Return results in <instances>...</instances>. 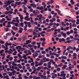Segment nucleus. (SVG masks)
I'll return each mask as SVG.
<instances>
[{"label": "nucleus", "mask_w": 79, "mask_h": 79, "mask_svg": "<svg viewBox=\"0 0 79 79\" xmlns=\"http://www.w3.org/2000/svg\"><path fill=\"white\" fill-rule=\"evenodd\" d=\"M54 66H55V68H58V65H57V64H54Z\"/></svg>", "instance_id": "20"}, {"label": "nucleus", "mask_w": 79, "mask_h": 79, "mask_svg": "<svg viewBox=\"0 0 79 79\" xmlns=\"http://www.w3.org/2000/svg\"><path fill=\"white\" fill-rule=\"evenodd\" d=\"M12 28L13 30H15V29H16V27L15 26H13Z\"/></svg>", "instance_id": "30"}, {"label": "nucleus", "mask_w": 79, "mask_h": 79, "mask_svg": "<svg viewBox=\"0 0 79 79\" xmlns=\"http://www.w3.org/2000/svg\"><path fill=\"white\" fill-rule=\"evenodd\" d=\"M30 60H31V62H33V61H34V60H33V58H30Z\"/></svg>", "instance_id": "46"}, {"label": "nucleus", "mask_w": 79, "mask_h": 79, "mask_svg": "<svg viewBox=\"0 0 79 79\" xmlns=\"http://www.w3.org/2000/svg\"><path fill=\"white\" fill-rule=\"evenodd\" d=\"M56 71H60V68L59 67H58L57 68Z\"/></svg>", "instance_id": "18"}, {"label": "nucleus", "mask_w": 79, "mask_h": 79, "mask_svg": "<svg viewBox=\"0 0 79 79\" xmlns=\"http://www.w3.org/2000/svg\"><path fill=\"white\" fill-rule=\"evenodd\" d=\"M18 56L20 58H23V57H22V56H21V55L20 54H18Z\"/></svg>", "instance_id": "19"}, {"label": "nucleus", "mask_w": 79, "mask_h": 79, "mask_svg": "<svg viewBox=\"0 0 79 79\" xmlns=\"http://www.w3.org/2000/svg\"><path fill=\"white\" fill-rule=\"evenodd\" d=\"M16 73V72L15 70H14L13 71V72H12V74H14V73Z\"/></svg>", "instance_id": "38"}, {"label": "nucleus", "mask_w": 79, "mask_h": 79, "mask_svg": "<svg viewBox=\"0 0 79 79\" xmlns=\"http://www.w3.org/2000/svg\"><path fill=\"white\" fill-rule=\"evenodd\" d=\"M21 2H15V4H16V5H20V4H21Z\"/></svg>", "instance_id": "6"}, {"label": "nucleus", "mask_w": 79, "mask_h": 79, "mask_svg": "<svg viewBox=\"0 0 79 79\" xmlns=\"http://www.w3.org/2000/svg\"><path fill=\"white\" fill-rule=\"evenodd\" d=\"M72 23H76V20H72Z\"/></svg>", "instance_id": "44"}, {"label": "nucleus", "mask_w": 79, "mask_h": 79, "mask_svg": "<svg viewBox=\"0 0 79 79\" xmlns=\"http://www.w3.org/2000/svg\"><path fill=\"white\" fill-rule=\"evenodd\" d=\"M62 47L64 49H66V47L65 46H62Z\"/></svg>", "instance_id": "56"}, {"label": "nucleus", "mask_w": 79, "mask_h": 79, "mask_svg": "<svg viewBox=\"0 0 79 79\" xmlns=\"http://www.w3.org/2000/svg\"><path fill=\"white\" fill-rule=\"evenodd\" d=\"M15 36L16 37H19V34L17 33L16 35Z\"/></svg>", "instance_id": "63"}, {"label": "nucleus", "mask_w": 79, "mask_h": 79, "mask_svg": "<svg viewBox=\"0 0 79 79\" xmlns=\"http://www.w3.org/2000/svg\"><path fill=\"white\" fill-rule=\"evenodd\" d=\"M70 32L71 34H73V30H71Z\"/></svg>", "instance_id": "60"}, {"label": "nucleus", "mask_w": 79, "mask_h": 79, "mask_svg": "<svg viewBox=\"0 0 79 79\" xmlns=\"http://www.w3.org/2000/svg\"><path fill=\"white\" fill-rule=\"evenodd\" d=\"M13 57H11L10 58V60H13Z\"/></svg>", "instance_id": "55"}, {"label": "nucleus", "mask_w": 79, "mask_h": 79, "mask_svg": "<svg viewBox=\"0 0 79 79\" xmlns=\"http://www.w3.org/2000/svg\"><path fill=\"white\" fill-rule=\"evenodd\" d=\"M43 9H44V7L42 6H41L40 8V10H42Z\"/></svg>", "instance_id": "26"}, {"label": "nucleus", "mask_w": 79, "mask_h": 79, "mask_svg": "<svg viewBox=\"0 0 79 79\" xmlns=\"http://www.w3.org/2000/svg\"><path fill=\"white\" fill-rule=\"evenodd\" d=\"M0 17L1 18H3V17H5V15H0Z\"/></svg>", "instance_id": "21"}, {"label": "nucleus", "mask_w": 79, "mask_h": 79, "mask_svg": "<svg viewBox=\"0 0 79 79\" xmlns=\"http://www.w3.org/2000/svg\"><path fill=\"white\" fill-rule=\"evenodd\" d=\"M24 77L26 79H28V77H27V76L26 75L24 76Z\"/></svg>", "instance_id": "35"}, {"label": "nucleus", "mask_w": 79, "mask_h": 79, "mask_svg": "<svg viewBox=\"0 0 79 79\" xmlns=\"http://www.w3.org/2000/svg\"><path fill=\"white\" fill-rule=\"evenodd\" d=\"M0 44H5V42L3 41H0Z\"/></svg>", "instance_id": "15"}, {"label": "nucleus", "mask_w": 79, "mask_h": 79, "mask_svg": "<svg viewBox=\"0 0 79 79\" xmlns=\"http://www.w3.org/2000/svg\"><path fill=\"white\" fill-rule=\"evenodd\" d=\"M10 48H15V46H10Z\"/></svg>", "instance_id": "42"}, {"label": "nucleus", "mask_w": 79, "mask_h": 79, "mask_svg": "<svg viewBox=\"0 0 79 79\" xmlns=\"http://www.w3.org/2000/svg\"><path fill=\"white\" fill-rule=\"evenodd\" d=\"M26 39H27V36H24V37H23V41H24V40H26Z\"/></svg>", "instance_id": "5"}, {"label": "nucleus", "mask_w": 79, "mask_h": 79, "mask_svg": "<svg viewBox=\"0 0 79 79\" xmlns=\"http://www.w3.org/2000/svg\"><path fill=\"white\" fill-rule=\"evenodd\" d=\"M6 44H7V45H12V44H11V43H8L7 42H6Z\"/></svg>", "instance_id": "13"}, {"label": "nucleus", "mask_w": 79, "mask_h": 79, "mask_svg": "<svg viewBox=\"0 0 79 79\" xmlns=\"http://www.w3.org/2000/svg\"><path fill=\"white\" fill-rule=\"evenodd\" d=\"M67 35H69L70 34V32H69V31L67 32Z\"/></svg>", "instance_id": "49"}, {"label": "nucleus", "mask_w": 79, "mask_h": 79, "mask_svg": "<svg viewBox=\"0 0 79 79\" xmlns=\"http://www.w3.org/2000/svg\"><path fill=\"white\" fill-rule=\"evenodd\" d=\"M19 16H20V19H24V17H21V16H23V15H19Z\"/></svg>", "instance_id": "12"}, {"label": "nucleus", "mask_w": 79, "mask_h": 79, "mask_svg": "<svg viewBox=\"0 0 79 79\" xmlns=\"http://www.w3.org/2000/svg\"><path fill=\"white\" fill-rule=\"evenodd\" d=\"M62 41L63 42H64L65 41V39L63 38L62 39Z\"/></svg>", "instance_id": "57"}, {"label": "nucleus", "mask_w": 79, "mask_h": 79, "mask_svg": "<svg viewBox=\"0 0 79 79\" xmlns=\"http://www.w3.org/2000/svg\"><path fill=\"white\" fill-rule=\"evenodd\" d=\"M9 13H10V14H13V12H11V11H9Z\"/></svg>", "instance_id": "62"}, {"label": "nucleus", "mask_w": 79, "mask_h": 79, "mask_svg": "<svg viewBox=\"0 0 79 79\" xmlns=\"http://www.w3.org/2000/svg\"><path fill=\"white\" fill-rule=\"evenodd\" d=\"M6 27H11V25L9 24L6 26Z\"/></svg>", "instance_id": "27"}, {"label": "nucleus", "mask_w": 79, "mask_h": 79, "mask_svg": "<svg viewBox=\"0 0 79 79\" xmlns=\"http://www.w3.org/2000/svg\"><path fill=\"white\" fill-rule=\"evenodd\" d=\"M46 31L47 32H50L51 31V30H50V29H48Z\"/></svg>", "instance_id": "24"}, {"label": "nucleus", "mask_w": 79, "mask_h": 79, "mask_svg": "<svg viewBox=\"0 0 79 79\" xmlns=\"http://www.w3.org/2000/svg\"><path fill=\"white\" fill-rule=\"evenodd\" d=\"M64 66L62 68L63 69H66V67H67V65H64Z\"/></svg>", "instance_id": "7"}, {"label": "nucleus", "mask_w": 79, "mask_h": 79, "mask_svg": "<svg viewBox=\"0 0 79 79\" xmlns=\"http://www.w3.org/2000/svg\"><path fill=\"white\" fill-rule=\"evenodd\" d=\"M77 25H76V24L74 23H73V25H72V27H76Z\"/></svg>", "instance_id": "10"}, {"label": "nucleus", "mask_w": 79, "mask_h": 79, "mask_svg": "<svg viewBox=\"0 0 79 79\" xmlns=\"http://www.w3.org/2000/svg\"><path fill=\"white\" fill-rule=\"evenodd\" d=\"M69 73L67 74L66 76V77H67V78H68V77H69Z\"/></svg>", "instance_id": "50"}, {"label": "nucleus", "mask_w": 79, "mask_h": 79, "mask_svg": "<svg viewBox=\"0 0 79 79\" xmlns=\"http://www.w3.org/2000/svg\"><path fill=\"white\" fill-rule=\"evenodd\" d=\"M31 66H34V62H33L31 63Z\"/></svg>", "instance_id": "34"}, {"label": "nucleus", "mask_w": 79, "mask_h": 79, "mask_svg": "<svg viewBox=\"0 0 79 79\" xmlns=\"http://www.w3.org/2000/svg\"><path fill=\"white\" fill-rule=\"evenodd\" d=\"M41 18H42L41 17H39V21H42V19H41Z\"/></svg>", "instance_id": "36"}, {"label": "nucleus", "mask_w": 79, "mask_h": 79, "mask_svg": "<svg viewBox=\"0 0 79 79\" xmlns=\"http://www.w3.org/2000/svg\"><path fill=\"white\" fill-rule=\"evenodd\" d=\"M10 55H8L7 56L6 58H7L8 59V58H10Z\"/></svg>", "instance_id": "58"}, {"label": "nucleus", "mask_w": 79, "mask_h": 79, "mask_svg": "<svg viewBox=\"0 0 79 79\" xmlns=\"http://www.w3.org/2000/svg\"><path fill=\"white\" fill-rule=\"evenodd\" d=\"M41 53H42V54H44V55H45L46 52H45V51H43L41 52Z\"/></svg>", "instance_id": "11"}, {"label": "nucleus", "mask_w": 79, "mask_h": 79, "mask_svg": "<svg viewBox=\"0 0 79 79\" xmlns=\"http://www.w3.org/2000/svg\"><path fill=\"white\" fill-rule=\"evenodd\" d=\"M48 18H49V19H51V18H52V16L51 15L48 16Z\"/></svg>", "instance_id": "43"}, {"label": "nucleus", "mask_w": 79, "mask_h": 79, "mask_svg": "<svg viewBox=\"0 0 79 79\" xmlns=\"http://www.w3.org/2000/svg\"><path fill=\"white\" fill-rule=\"evenodd\" d=\"M61 58L62 59H64V60H66L67 57L66 56H62Z\"/></svg>", "instance_id": "4"}, {"label": "nucleus", "mask_w": 79, "mask_h": 79, "mask_svg": "<svg viewBox=\"0 0 79 79\" xmlns=\"http://www.w3.org/2000/svg\"><path fill=\"white\" fill-rule=\"evenodd\" d=\"M36 43V42L35 41H33L32 42V44H33V45H35V43Z\"/></svg>", "instance_id": "25"}, {"label": "nucleus", "mask_w": 79, "mask_h": 79, "mask_svg": "<svg viewBox=\"0 0 79 79\" xmlns=\"http://www.w3.org/2000/svg\"><path fill=\"white\" fill-rule=\"evenodd\" d=\"M31 23L30 22H28V27H32V25H31Z\"/></svg>", "instance_id": "3"}, {"label": "nucleus", "mask_w": 79, "mask_h": 79, "mask_svg": "<svg viewBox=\"0 0 79 79\" xmlns=\"http://www.w3.org/2000/svg\"><path fill=\"white\" fill-rule=\"evenodd\" d=\"M11 33H7L6 34V36L7 37V35H11Z\"/></svg>", "instance_id": "14"}, {"label": "nucleus", "mask_w": 79, "mask_h": 79, "mask_svg": "<svg viewBox=\"0 0 79 79\" xmlns=\"http://www.w3.org/2000/svg\"><path fill=\"white\" fill-rule=\"evenodd\" d=\"M15 25L17 27H18V23H15Z\"/></svg>", "instance_id": "22"}, {"label": "nucleus", "mask_w": 79, "mask_h": 79, "mask_svg": "<svg viewBox=\"0 0 79 79\" xmlns=\"http://www.w3.org/2000/svg\"><path fill=\"white\" fill-rule=\"evenodd\" d=\"M56 57H58V56H59V54H56Z\"/></svg>", "instance_id": "64"}, {"label": "nucleus", "mask_w": 79, "mask_h": 79, "mask_svg": "<svg viewBox=\"0 0 79 79\" xmlns=\"http://www.w3.org/2000/svg\"><path fill=\"white\" fill-rule=\"evenodd\" d=\"M50 1L48 2L47 3V5H50Z\"/></svg>", "instance_id": "51"}, {"label": "nucleus", "mask_w": 79, "mask_h": 79, "mask_svg": "<svg viewBox=\"0 0 79 79\" xmlns=\"http://www.w3.org/2000/svg\"><path fill=\"white\" fill-rule=\"evenodd\" d=\"M53 27L55 29H56V27H55L56 25V23L54 22L53 23Z\"/></svg>", "instance_id": "2"}, {"label": "nucleus", "mask_w": 79, "mask_h": 79, "mask_svg": "<svg viewBox=\"0 0 79 79\" xmlns=\"http://www.w3.org/2000/svg\"><path fill=\"white\" fill-rule=\"evenodd\" d=\"M6 79H9V77H8V76L6 75Z\"/></svg>", "instance_id": "47"}, {"label": "nucleus", "mask_w": 79, "mask_h": 79, "mask_svg": "<svg viewBox=\"0 0 79 79\" xmlns=\"http://www.w3.org/2000/svg\"><path fill=\"white\" fill-rule=\"evenodd\" d=\"M46 56L47 57H49L50 56V55H49L48 54H46Z\"/></svg>", "instance_id": "61"}, {"label": "nucleus", "mask_w": 79, "mask_h": 79, "mask_svg": "<svg viewBox=\"0 0 79 79\" xmlns=\"http://www.w3.org/2000/svg\"><path fill=\"white\" fill-rule=\"evenodd\" d=\"M69 49H73V47H71V46H70L69 47Z\"/></svg>", "instance_id": "40"}, {"label": "nucleus", "mask_w": 79, "mask_h": 79, "mask_svg": "<svg viewBox=\"0 0 79 79\" xmlns=\"http://www.w3.org/2000/svg\"><path fill=\"white\" fill-rule=\"evenodd\" d=\"M28 46L29 47H30V48H31V47H32V45L31 44H28Z\"/></svg>", "instance_id": "33"}, {"label": "nucleus", "mask_w": 79, "mask_h": 79, "mask_svg": "<svg viewBox=\"0 0 79 79\" xmlns=\"http://www.w3.org/2000/svg\"><path fill=\"white\" fill-rule=\"evenodd\" d=\"M58 37H59V38H60V37H61V35L60 34L58 35Z\"/></svg>", "instance_id": "37"}, {"label": "nucleus", "mask_w": 79, "mask_h": 79, "mask_svg": "<svg viewBox=\"0 0 79 79\" xmlns=\"http://www.w3.org/2000/svg\"><path fill=\"white\" fill-rule=\"evenodd\" d=\"M61 62H62V63H64V62H65V60L64 59H62L61 60Z\"/></svg>", "instance_id": "53"}, {"label": "nucleus", "mask_w": 79, "mask_h": 79, "mask_svg": "<svg viewBox=\"0 0 79 79\" xmlns=\"http://www.w3.org/2000/svg\"><path fill=\"white\" fill-rule=\"evenodd\" d=\"M36 6H37L36 5L34 4L33 5V8H36Z\"/></svg>", "instance_id": "31"}, {"label": "nucleus", "mask_w": 79, "mask_h": 79, "mask_svg": "<svg viewBox=\"0 0 79 79\" xmlns=\"http://www.w3.org/2000/svg\"><path fill=\"white\" fill-rule=\"evenodd\" d=\"M24 23L25 24H26V25H27V24H28V22H27V21L24 22Z\"/></svg>", "instance_id": "23"}, {"label": "nucleus", "mask_w": 79, "mask_h": 79, "mask_svg": "<svg viewBox=\"0 0 79 79\" xmlns=\"http://www.w3.org/2000/svg\"><path fill=\"white\" fill-rule=\"evenodd\" d=\"M29 18V16H26L25 17V18H24V19H25V20H27V19L28 18Z\"/></svg>", "instance_id": "16"}, {"label": "nucleus", "mask_w": 79, "mask_h": 79, "mask_svg": "<svg viewBox=\"0 0 79 79\" xmlns=\"http://www.w3.org/2000/svg\"><path fill=\"white\" fill-rule=\"evenodd\" d=\"M73 56H77V54H76V53H73Z\"/></svg>", "instance_id": "41"}, {"label": "nucleus", "mask_w": 79, "mask_h": 79, "mask_svg": "<svg viewBox=\"0 0 79 79\" xmlns=\"http://www.w3.org/2000/svg\"><path fill=\"white\" fill-rule=\"evenodd\" d=\"M61 34L62 35V36H63L64 38H66L67 36H66V33H63V31H62L61 32Z\"/></svg>", "instance_id": "1"}, {"label": "nucleus", "mask_w": 79, "mask_h": 79, "mask_svg": "<svg viewBox=\"0 0 79 79\" xmlns=\"http://www.w3.org/2000/svg\"><path fill=\"white\" fill-rule=\"evenodd\" d=\"M30 16H31V17H33V16H34V14L31 13L30 14Z\"/></svg>", "instance_id": "45"}, {"label": "nucleus", "mask_w": 79, "mask_h": 79, "mask_svg": "<svg viewBox=\"0 0 79 79\" xmlns=\"http://www.w3.org/2000/svg\"><path fill=\"white\" fill-rule=\"evenodd\" d=\"M27 43L28 44H30V43H31V41L30 40H27L26 41Z\"/></svg>", "instance_id": "8"}, {"label": "nucleus", "mask_w": 79, "mask_h": 79, "mask_svg": "<svg viewBox=\"0 0 79 79\" xmlns=\"http://www.w3.org/2000/svg\"><path fill=\"white\" fill-rule=\"evenodd\" d=\"M44 66H47V64L46 63H44Z\"/></svg>", "instance_id": "39"}, {"label": "nucleus", "mask_w": 79, "mask_h": 79, "mask_svg": "<svg viewBox=\"0 0 79 79\" xmlns=\"http://www.w3.org/2000/svg\"><path fill=\"white\" fill-rule=\"evenodd\" d=\"M8 13H9V12H8L7 11H6L5 12V14L6 15H8Z\"/></svg>", "instance_id": "29"}, {"label": "nucleus", "mask_w": 79, "mask_h": 79, "mask_svg": "<svg viewBox=\"0 0 79 79\" xmlns=\"http://www.w3.org/2000/svg\"><path fill=\"white\" fill-rule=\"evenodd\" d=\"M32 69H33L34 70H37V69H35V66H34L32 68Z\"/></svg>", "instance_id": "17"}, {"label": "nucleus", "mask_w": 79, "mask_h": 79, "mask_svg": "<svg viewBox=\"0 0 79 79\" xmlns=\"http://www.w3.org/2000/svg\"><path fill=\"white\" fill-rule=\"evenodd\" d=\"M54 13H55V11H53L51 12V14H52V15H54Z\"/></svg>", "instance_id": "54"}, {"label": "nucleus", "mask_w": 79, "mask_h": 79, "mask_svg": "<svg viewBox=\"0 0 79 79\" xmlns=\"http://www.w3.org/2000/svg\"><path fill=\"white\" fill-rule=\"evenodd\" d=\"M71 56H72V55H71V54H69V58H70Z\"/></svg>", "instance_id": "48"}, {"label": "nucleus", "mask_w": 79, "mask_h": 79, "mask_svg": "<svg viewBox=\"0 0 79 79\" xmlns=\"http://www.w3.org/2000/svg\"><path fill=\"white\" fill-rule=\"evenodd\" d=\"M54 2V1L53 0H51V3L52 4Z\"/></svg>", "instance_id": "59"}, {"label": "nucleus", "mask_w": 79, "mask_h": 79, "mask_svg": "<svg viewBox=\"0 0 79 79\" xmlns=\"http://www.w3.org/2000/svg\"><path fill=\"white\" fill-rule=\"evenodd\" d=\"M57 23H60V19H57Z\"/></svg>", "instance_id": "52"}, {"label": "nucleus", "mask_w": 79, "mask_h": 79, "mask_svg": "<svg viewBox=\"0 0 79 79\" xmlns=\"http://www.w3.org/2000/svg\"><path fill=\"white\" fill-rule=\"evenodd\" d=\"M20 25L21 27H24V23L23 22H21L20 23Z\"/></svg>", "instance_id": "9"}, {"label": "nucleus", "mask_w": 79, "mask_h": 79, "mask_svg": "<svg viewBox=\"0 0 79 79\" xmlns=\"http://www.w3.org/2000/svg\"><path fill=\"white\" fill-rule=\"evenodd\" d=\"M11 2H10L9 1H8V2H7L8 5H11Z\"/></svg>", "instance_id": "28"}, {"label": "nucleus", "mask_w": 79, "mask_h": 79, "mask_svg": "<svg viewBox=\"0 0 79 79\" xmlns=\"http://www.w3.org/2000/svg\"><path fill=\"white\" fill-rule=\"evenodd\" d=\"M55 58V56H51V59H53L54 58Z\"/></svg>", "instance_id": "32"}]
</instances>
